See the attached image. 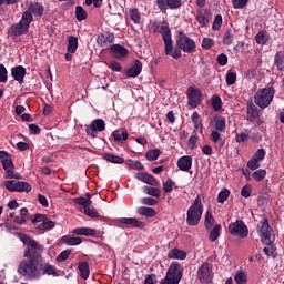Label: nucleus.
Instances as JSON below:
<instances>
[{"label": "nucleus", "instance_id": "nucleus-1", "mask_svg": "<svg viewBox=\"0 0 284 284\" xmlns=\"http://www.w3.org/2000/svg\"><path fill=\"white\" fill-rule=\"evenodd\" d=\"M20 241L27 248L23 252L24 260L19 263L17 268L19 276H23L28 281H34L41 276H59L57 266L43 258V245L28 234L20 233Z\"/></svg>", "mask_w": 284, "mask_h": 284}, {"label": "nucleus", "instance_id": "nucleus-2", "mask_svg": "<svg viewBox=\"0 0 284 284\" xmlns=\"http://www.w3.org/2000/svg\"><path fill=\"white\" fill-rule=\"evenodd\" d=\"M153 32H160L164 41V53L166 57H172V59H181V51L174 50V41H172V31L170 30V24L165 21H153L152 23Z\"/></svg>", "mask_w": 284, "mask_h": 284}, {"label": "nucleus", "instance_id": "nucleus-3", "mask_svg": "<svg viewBox=\"0 0 284 284\" xmlns=\"http://www.w3.org/2000/svg\"><path fill=\"white\" fill-rule=\"evenodd\" d=\"M203 210L201 195H196L193 204L186 211V224L190 225V227H196V225L201 223V219H203Z\"/></svg>", "mask_w": 284, "mask_h": 284}, {"label": "nucleus", "instance_id": "nucleus-4", "mask_svg": "<svg viewBox=\"0 0 284 284\" xmlns=\"http://www.w3.org/2000/svg\"><path fill=\"white\" fill-rule=\"evenodd\" d=\"M257 234L263 245H272L276 241V234H274V230L270 226L267 217H263L257 224Z\"/></svg>", "mask_w": 284, "mask_h": 284}, {"label": "nucleus", "instance_id": "nucleus-5", "mask_svg": "<svg viewBox=\"0 0 284 284\" xmlns=\"http://www.w3.org/2000/svg\"><path fill=\"white\" fill-rule=\"evenodd\" d=\"M215 130L211 132L210 139L215 144L216 150H221L225 145V139L221 138V133L226 128L225 116L216 115L214 118Z\"/></svg>", "mask_w": 284, "mask_h": 284}, {"label": "nucleus", "instance_id": "nucleus-6", "mask_svg": "<svg viewBox=\"0 0 284 284\" xmlns=\"http://www.w3.org/2000/svg\"><path fill=\"white\" fill-rule=\"evenodd\" d=\"M275 91L273 87L260 89L254 94V103L261 108V110H265V108H270L272 101H274Z\"/></svg>", "mask_w": 284, "mask_h": 284}, {"label": "nucleus", "instance_id": "nucleus-7", "mask_svg": "<svg viewBox=\"0 0 284 284\" xmlns=\"http://www.w3.org/2000/svg\"><path fill=\"white\" fill-rule=\"evenodd\" d=\"M176 48H173V52L174 50H179V52H185L186 54H194V52H196V42L187 37V34H185V32L180 31L179 36L176 38Z\"/></svg>", "mask_w": 284, "mask_h": 284}, {"label": "nucleus", "instance_id": "nucleus-8", "mask_svg": "<svg viewBox=\"0 0 284 284\" xmlns=\"http://www.w3.org/2000/svg\"><path fill=\"white\" fill-rule=\"evenodd\" d=\"M183 278V267L179 263H171L166 271L164 278L160 281V284H179Z\"/></svg>", "mask_w": 284, "mask_h": 284}, {"label": "nucleus", "instance_id": "nucleus-9", "mask_svg": "<svg viewBox=\"0 0 284 284\" xmlns=\"http://www.w3.org/2000/svg\"><path fill=\"white\" fill-rule=\"evenodd\" d=\"M229 234L231 236H239L240 239H247L250 234V229L242 220H236L229 224Z\"/></svg>", "mask_w": 284, "mask_h": 284}, {"label": "nucleus", "instance_id": "nucleus-10", "mask_svg": "<svg viewBox=\"0 0 284 284\" xmlns=\"http://www.w3.org/2000/svg\"><path fill=\"white\" fill-rule=\"evenodd\" d=\"M4 187L9 192H32V185L26 181L7 180L4 181Z\"/></svg>", "mask_w": 284, "mask_h": 284}, {"label": "nucleus", "instance_id": "nucleus-11", "mask_svg": "<svg viewBox=\"0 0 284 284\" xmlns=\"http://www.w3.org/2000/svg\"><path fill=\"white\" fill-rule=\"evenodd\" d=\"M197 278H199L200 283H203V284L212 283L213 273H212V265L210 263L204 262L197 268Z\"/></svg>", "mask_w": 284, "mask_h": 284}, {"label": "nucleus", "instance_id": "nucleus-12", "mask_svg": "<svg viewBox=\"0 0 284 284\" xmlns=\"http://www.w3.org/2000/svg\"><path fill=\"white\" fill-rule=\"evenodd\" d=\"M246 120H248L255 128L263 125V120H261V113L258 108L254 104H250L246 108Z\"/></svg>", "mask_w": 284, "mask_h": 284}, {"label": "nucleus", "instance_id": "nucleus-13", "mask_svg": "<svg viewBox=\"0 0 284 284\" xmlns=\"http://www.w3.org/2000/svg\"><path fill=\"white\" fill-rule=\"evenodd\" d=\"M186 97L189 100V105H191V108H197L199 103H201V89L196 87H189L186 91Z\"/></svg>", "mask_w": 284, "mask_h": 284}, {"label": "nucleus", "instance_id": "nucleus-14", "mask_svg": "<svg viewBox=\"0 0 284 284\" xmlns=\"http://www.w3.org/2000/svg\"><path fill=\"white\" fill-rule=\"evenodd\" d=\"M156 6L161 12H165V10H179L183 6V0H156Z\"/></svg>", "mask_w": 284, "mask_h": 284}, {"label": "nucleus", "instance_id": "nucleus-15", "mask_svg": "<svg viewBox=\"0 0 284 284\" xmlns=\"http://www.w3.org/2000/svg\"><path fill=\"white\" fill-rule=\"evenodd\" d=\"M103 130H105V121L95 119L91 122V125L87 126L85 132L92 139H97V132H103Z\"/></svg>", "mask_w": 284, "mask_h": 284}, {"label": "nucleus", "instance_id": "nucleus-16", "mask_svg": "<svg viewBox=\"0 0 284 284\" xmlns=\"http://www.w3.org/2000/svg\"><path fill=\"white\" fill-rule=\"evenodd\" d=\"M143 72V62L134 60L133 65L125 70L126 79H136Z\"/></svg>", "mask_w": 284, "mask_h": 284}, {"label": "nucleus", "instance_id": "nucleus-17", "mask_svg": "<svg viewBox=\"0 0 284 284\" xmlns=\"http://www.w3.org/2000/svg\"><path fill=\"white\" fill-rule=\"evenodd\" d=\"M110 52L114 59H118V61H123L129 54L128 49L121 44L111 45Z\"/></svg>", "mask_w": 284, "mask_h": 284}, {"label": "nucleus", "instance_id": "nucleus-18", "mask_svg": "<svg viewBox=\"0 0 284 284\" xmlns=\"http://www.w3.org/2000/svg\"><path fill=\"white\" fill-rule=\"evenodd\" d=\"M11 77L20 85H22L23 80L26 79V68L23 65H17L11 69Z\"/></svg>", "mask_w": 284, "mask_h": 284}, {"label": "nucleus", "instance_id": "nucleus-19", "mask_svg": "<svg viewBox=\"0 0 284 284\" xmlns=\"http://www.w3.org/2000/svg\"><path fill=\"white\" fill-rule=\"evenodd\" d=\"M27 12H30L32 17H43V13L45 12V7L39 2H31L28 6Z\"/></svg>", "mask_w": 284, "mask_h": 284}, {"label": "nucleus", "instance_id": "nucleus-20", "mask_svg": "<svg viewBox=\"0 0 284 284\" xmlns=\"http://www.w3.org/2000/svg\"><path fill=\"white\" fill-rule=\"evenodd\" d=\"M178 168L182 172H190V170H192V158L190 155L179 158Z\"/></svg>", "mask_w": 284, "mask_h": 284}, {"label": "nucleus", "instance_id": "nucleus-21", "mask_svg": "<svg viewBox=\"0 0 284 284\" xmlns=\"http://www.w3.org/2000/svg\"><path fill=\"white\" fill-rule=\"evenodd\" d=\"M9 216L10 219H13V223H17V225H26V222L28 221V207H22L20 210V216L14 213H10Z\"/></svg>", "mask_w": 284, "mask_h": 284}, {"label": "nucleus", "instance_id": "nucleus-22", "mask_svg": "<svg viewBox=\"0 0 284 284\" xmlns=\"http://www.w3.org/2000/svg\"><path fill=\"white\" fill-rule=\"evenodd\" d=\"M97 43L98 45H101V48H104V45H108V43H114V33L104 32L98 34Z\"/></svg>", "mask_w": 284, "mask_h": 284}, {"label": "nucleus", "instance_id": "nucleus-23", "mask_svg": "<svg viewBox=\"0 0 284 284\" xmlns=\"http://www.w3.org/2000/svg\"><path fill=\"white\" fill-rule=\"evenodd\" d=\"M119 222L123 225H130V227H138L139 230H143V227H145V223L134 217H121L119 219Z\"/></svg>", "mask_w": 284, "mask_h": 284}, {"label": "nucleus", "instance_id": "nucleus-24", "mask_svg": "<svg viewBox=\"0 0 284 284\" xmlns=\"http://www.w3.org/2000/svg\"><path fill=\"white\" fill-rule=\"evenodd\" d=\"M75 236H97V230L91 227H77L72 230Z\"/></svg>", "mask_w": 284, "mask_h": 284}, {"label": "nucleus", "instance_id": "nucleus-25", "mask_svg": "<svg viewBox=\"0 0 284 284\" xmlns=\"http://www.w3.org/2000/svg\"><path fill=\"white\" fill-rule=\"evenodd\" d=\"M136 179L139 181H142V183H146L148 185H158L156 178L154 175L149 173H138Z\"/></svg>", "mask_w": 284, "mask_h": 284}, {"label": "nucleus", "instance_id": "nucleus-26", "mask_svg": "<svg viewBox=\"0 0 284 284\" xmlns=\"http://www.w3.org/2000/svg\"><path fill=\"white\" fill-rule=\"evenodd\" d=\"M168 258H173L178 261H185L187 258V253L179 248H172L168 253Z\"/></svg>", "mask_w": 284, "mask_h": 284}, {"label": "nucleus", "instance_id": "nucleus-27", "mask_svg": "<svg viewBox=\"0 0 284 284\" xmlns=\"http://www.w3.org/2000/svg\"><path fill=\"white\" fill-rule=\"evenodd\" d=\"M264 245H266L263 248V253L265 254V256H271L273 260L278 258V251L274 242L271 244H264Z\"/></svg>", "mask_w": 284, "mask_h": 284}, {"label": "nucleus", "instance_id": "nucleus-28", "mask_svg": "<svg viewBox=\"0 0 284 284\" xmlns=\"http://www.w3.org/2000/svg\"><path fill=\"white\" fill-rule=\"evenodd\" d=\"M221 230H223L221 224H215L209 230V240L211 241V243H214V241H219V236H221Z\"/></svg>", "mask_w": 284, "mask_h": 284}, {"label": "nucleus", "instance_id": "nucleus-29", "mask_svg": "<svg viewBox=\"0 0 284 284\" xmlns=\"http://www.w3.org/2000/svg\"><path fill=\"white\" fill-rule=\"evenodd\" d=\"M78 270L83 281H88V278H90V264H88V262H80L78 265Z\"/></svg>", "mask_w": 284, "mask_h": 284}, {"label": "nucleus", "instance_id": "nucleus-30", "mask_svg": "<svg viewBox=\"0 0 284 284\" xmlns=\"http://www.w3.org/2000/svg\"><path fill=\"white\" fill-rule=\"evenodd\" d=\"M138 214L140 216H146V219H154L156 216V210L148 206L138 207Z\"/></svg>", "mask_w": 284, "mask_h": 284}, {"label": "nucleus", "instance_id": "nucleus-31", "mask_svg": "<svg viewBox=\"0 0 284 284\" xmlns=\"http://www.w3.org/2000/svg\"><path fill=\"white\" fill-rule=\"evenodd\" d=\"M28 30L21 22L14 23L11 27V32L13 37H22V34H28Z\"/></svg>", "mask_w": 284, "mask_h": 284}, {"label": "nucleus", "instance_id": "nucleus-32", "mask_svg": "<svg viewBox=\"0 0 284 284\" xmlns=\"http://www.w3.org/2000/svg\"><path fill=\"white\" fill-rule=\"evenodd\" d=\"M274 64L278 72H284V51H277L274 55Z\"/></svg>", "mask_w": 284, "mask_h": 284}, {"label": "nucleus", "instance_id": "nucleus-33", "mask_svg": "<svg viewBox=\"0 0 284 284\" xmlns=\"http://www.w3.org/2000/svg\"><path fill=\"white\" fill-rule=\"evenodd\" d=\"M33 21H34V16H32V13H30V11H24L22 13V17H21L19 23H21L24 28L30 30V23H32Z\"/></svg>", "mask_w": 284, "mask_h": 284}, {"label": "nucleus", "instance_id": "nucleus-34", "mask_svg": "<svg viewBox=\"0 0 284 284\" xmlns=\"http://www.w3.org/2000/svg\"><path fill=\"white\" fill-rule=\"evenodd\" d=\"M79 48V38L74 36H69L68 38V52L69 54H74Z\"/></svg>", "mask_w": 284, "mask_h": 284}, {"label": "nucleus", "instance_id": "nucleus-35", "mask_svg": "<svg viewBox=\"0 0 284 284\" xmlns=\"http://www.w3.org/2000/svg\"><path fill=\"white\" fill-rule=\"evenodd\" d=\"M255 41L258 43V45H265L267 41H270V32H267V30L257 32L255 36Z\"/></svg>", "mask_w": 284, "mask_h": 284}, {"label": "nucleus", "instance_id": "nucleus-36", "mask_svg": "<svg viewBox=\"0 0 284 284\" xmlns=\"http://www.w3.org/2000/svg\"><path fill=\"white\" fill-rule=\"evenodd\" d=\"M196 21L202 26V28H205V26L210 23V10H205L204 13L201 11L197 12Z\"/></svg>", "mask_w": 284, "mask_h": 284}, {"label": "nucleus", "instance_id": "nucleus-37", "mask_svg": "<svg viewBox=\"0 0 284 284\" xmlns=\"http://www.w3.org/2000/svg\"><path fill=\"white\" fill-rule=\"evenodd\" d=\"M102 159H104V161H108L109 163H115L118 165L125 163V160L123 158L110 153H105Z\"/></svg>", "mask_w": 284, "mask_h": 284}, {"label": "nucleus", "instance_id": "nucleus-38", "mask_svg": "<svg viewBox=\"0 0 284 284\" xmlns=\"http://www.w3.org/2000/svg\"><path fill=\"white\" fill-rule=\"evenodd\" d=\"M112 136L114 141H128V138L130 136V134L128 133V130L121 129V130L113 131Z\"/></svg>", "mask_w": 284, "mask_h": 284}, {"label": "nucleus", "instance_id": "nucleus-39", "mask_svg": "<svg viewBox=\"0 0 284 284\" xmlns=\"http://www.w3.org/2000/svg\"><path fill=\"white\" fill-rule=\"evenodd\" d=\"M250 134H252L250 129H243L241 132L235 134L236 143H245L247 139H250Z\"/></svg>", "mask_w": 284, "mask_h": 284}, {"label": "nucleus", "instance_id": "nucleus-40", "mask_svg": "<svg viewBox=\"0 0 284 284\" xmlns=\"http://www.w3.org/2000/svg\"><path fill=\"white\" fill-rule=\"evenodd\" d=\"M62 241L65 243V245H69L71 247H74L75 245H81V243H83V240L81 237H70V235L62 236Z\"/></svg>", "mask_w": 284, "mask_h": 284}, {"label": "nucleus", "instance_id": "nucleus-41", "mask_svg": "<svg viewBox=\"0 0 284 284\" xmlns=\"http://www.w3.org/2000/svg\"><path fill=\"white\" fill-rule=\"evenodd\" d=\"M211 105L215 112H219L223 108V100L219 94H214L211 98Z\"/></svg>", "mask_w": 284, "mask_h": 284}, {"label": "nucleus", "instance_id": "nucleus-42", "mask_svg": "<svg viewBox=\"0 0 284 284\" xmlns=\"http://www.w3.org/2000/svg\"><path fill=\"white\" fill-rule=\"evenodd\" d=\"M214 223H216V220L214 219V215H212V211H206L204 220V225L206 230H212V227H214Z\"/></svg>", "mask_w": 284, "mask_h": 284}, {"label": "nucleus", "instance_id": "nucleus-43", "mask_svg": "<svg viewBox=\"0 0 284 284\" xmlns=\"http://www.w3.org/2000/svg\"><path fill=\"white\" fill-rule=\"evenodd\" d=\"M75 19L77 21H85L88 19V11L81 6L75 7Z\"/></svg>", "mask_w": 284, "mask_h": 284}, {"label": "nucleus", "instance_id": "nucleus-44", "mask_svg": "<svg viewBox=\"0 0 284 284\" xmlns=\"http://www.w3.org/2000/svg\"><path fill=\"white\" fill-rule=\"evenodd\" d=\"M143 192H145V194H148L149 196H154L155 199H159L161 196V189L159 187L144 186Z\"/></svg>", "mask_w": 284, "mask_h": 284}, {"label": "nucleus", "instance_id": "nucleus-45", "mask_svg": "<svg viewBox=\"0 0 284 284\" xmlns=\"http://www.w3.org/2000/svg\"><path fill=\"white\" fill-rule=\"evenodd\" d=\"M159 156H161V150L159 149L149 150L145 153L146 161H156Z\"/></svg>", "mask_w": 284, "mask_h": 284}, {"label": "nucleus", "instance_id": "nucleus-46", "mask_svg": "<svg viewBox=\"0 0 284 284\" xmlns=\"http://www.w3.org/2000/svg\"><path fill=\"white\" fill-rule=\"evenodd\" d=\"M1 163H2V168H3V170H6V172H11L12 170H14V163L12 162L11 155L6 158L4 160H1Z\"/></svg>", "mask_w": 284, "mask_h": 284}, {"label": "nucleus", "instance_id": "nucleus-47", "mask_svg": "<svg viewBox=\"0 0 284 284\" xmlns=\"http://www.w3.org/2000/svg\"><path fill=\"white\" fill-rule=\"evenodd\" d=\"M234 281L236 284H247V275L243 271H237Z\"/></svg>", "mask_w": 284, "mask_h": 284}, {"label": "nucleus", "instance_id": "nucleus-48", "mask_svg": "<svg viewBox=\"0 0 284 284\" xmlns=\"http://www.w3.org/2000/svg\"><path fill=\"white\" fill-rule=\"evenodd\" d=\"M57 224L54 223V221H44L43 223L38 224L36 227L37 230H41V231H48V230H53V227Z\"/></svg>", "mask_w": 284, "mask_h": 284}, {"label": "nucleus", "instance_id": "nucleus-49", "mask_svg": "<svg viewBox=\"0 0 284 284\" xmlns=\"http://www.w3.org/2000/svg\"><path fill=\"white\" fill-rule=\"evenodd\" d=\"M129 17L133 23H141V12H139V9H131Z\"/></svg>", "mask_w": 284, "mask_h": 284}, {"label": "nucleus", "instance_id": "nucleus-50", "mask_svg": "<svg viewBox=\"0 0 284 284\" xmlns=\"http://www.w3.org/2000/svg\"><path fill=\"white\" fill-rule=\"evenodd\" d=\"M162 185L165 194H170V192H172V190L174 189V185H176V182H174V180L172 179H166V181L163 182Z\"/></svg>", "mask_w": 284, "mask_h": 284}, {"label": "nucleus", "instance_id": "nucleus-51", "mask_svg": "<svg viewBox=\"0 0 284 284\" xmlns=\"http://www.w3.org/2000/svg\"><path fill=\"white\" fill-rule=\"evenodd\" d=\"M192 119V123L195 128V130H201V128H203V124L201 123V116L199 115V112H193V114L191 115Z\"/></svg>", "mask_w": 284, "mask_h": 284}, {"label": "nucleus", "instance_id": "nucleus-52", "mask_svg": "<svg viewBox=\"0 0 284 284\" xmlns=\"http://www.w3.org/2000/svg\"><path fill=\"white\" fill-rule=\"evenodd\" d=\"M74 203H77V205H82L83 210H85L87 207L92 205V200L85 197H78L74 199Z\"/></svg>", "mask_w": 284, "mask_h": 284}, {"label": "nucleus", "instance_id": "nucleus-53", "mask_svg": "<svg viewBox=\"0 0 284 284\" xmlns=\"http://www.w3.org/2000/svg\"><path fill=\"white\" fill-rule=\"evenodd\" d=\"M247 3H250V0H232L234 10H243Z\"/></svg>", "mask_w": 284, "mask_h": 284}, {"label": "nucleus", "instance_id": "nucleus-54", "mask_svg": "<svg viewBox=\"0 0 284 284\" xmlns=\"http://www.w3.org/2000/svg\"><path fill=\"white\" fill-rule=\"evenodd\" d=\"M230 199V191L227 189L222 190L217 194V203H225Z\"/></svg>", "mask_w": 284, "mask_h": 284}, {"label": "nucleus", "instance_id": "nucleus-55", "mask_svg": "<svg viewBox=\"0 0 284 284\" xmlns=\"http://www.w3.org/2000/svg\"><path fill=\"white\" fill-rule=\"evenodd\" d=\"M266 175H267V171H265V169H258L253 173V179L255 181H263Z\"/></svg>", "mask_w": 284, "mask_h": 284}, {"label": "nucleus", "instance_id": "nucleus-56", "mask_svg": "<svg viewBox=\"0 0 284 284\" xmlns=\"http://www.w3.org/2000/svg\"><path fill=\"white\" fill-rule=\"evenodd\" d=\"M223 26V16L216 14L212 24V30H221Z\"/></svg>", "mask_w": 284, "mask_h": 284}, {"label": "nucleus", "instance_id": "nucleus-57", "mask_svg": "<svg viewBox=\"0 0 284 284\" xmlns=\"http://www.w3.org/2000/svg\"><path fill=\"white\" fill-rule=\"evenodd\" d=\"M44 221H48V215L45 214H41V213H37L32 220V225H37L38 223H43Z\"/></svg>", "mask_w": 284, "mask_h": 284}, {"label": "nucleus", "instance_id": "nucleus-58", "mask_svg": "<svg viewBox=\"0 0 284 284\" xmlns=\"http://www.w3.org/2000/svg\"><path fill=\"white\" fill-rule=\"evenodd\" d=\"M202 48L203 50H211L214 48V40H212V38H203Z\"/></svg>", "mask_w": 284, "mask_h": 284}, {"label": "nucleus", "instance_id": "nucleus-59", "mask_svg": "<svg viewBox=\"0 0 284 284\" xmlns=\"http://www.w3.org/2000/svg\"><path fill=\"white\" fill-rule=\"evenodd\" d=\"M233 42H234V34H232V31H226L223 38L224 45H232Z\"/></svg>", "mask_w": 284, "mask_h": 284}, {"label": "nucleus", "instance_id": "nucleus-60", "mask_svg": "<svg viewBox=\"0 0 284 284\" xmlns=\"http://www.w3.org/2000/svg\"><path fill=\"white\" fill-rule=\"evenodd\" d=\"M84 214L87 216H90V219H99V212H97V209H93V207H90V206H87L84 209Z\"/></svg>", "mask_w": 284, "mask_h": 284}, {"label": "nucleus", "instance_id": "nucleus-61", "mask_svg": "<svg viewBox=\"0 0 284 284\" xmlns=\"http://www.w3.org/2000/svg\"><path fill=\"white\" fill-rule=\"evenodd\" d=\"M246 165L248 170H252V171L258 170V168H261V163L254 158L250 159Z\"/></svg>", "mask_w": 284, "mask_h": 284}, {"label": "nucleus", "instance_id": "nucleus-62", "mask_svg": "<svg viewBox=\"0 0 284 284\" xmlns=\"http://www.w3.org/2000/svg\"><path fill=\"white\" fill-rule=\"evenodd\" d=\"M236 83V72H227L226 73V84L234 85Z\"/></svg>", "mask_w": 284, "mask_h": 284}, {"label": "nucleus", "instance_id": "nucleus-63", "mask_svg": "<svg viewBox=\"0 0 284 284\" xmlns=\"http://www.w3.org/2000/svg\"><path fill=\"white\" fill-rule=\"evenodd\" d=\"M253 158L255 159V161H258V162L263 161V159H265V149H258L254 153Z\"/></svg>", "mask_w": 284, "mask_h": 284}, {"label": "nucleus", "instance_id": "nucleus-64", "mask_svg": "<svg viewBox=\"0 0 284 284\" xmlns=\"http://www.w3.org/2000/svg\"><path fill=\"white\" fill-rule=\"evenodd\" d=\"M156 283H158L156 274L146 275L143 282V284H156Z\"/></svg>", "mask_w": 284, "mask_h": 284}]
</instances>
